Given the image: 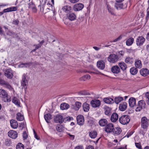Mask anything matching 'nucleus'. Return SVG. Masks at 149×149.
I'll list each match as a JSON object with an SVG mask.
<instances>
[{
  "instance_id": "nucleus-58",
  "label": "nucleus",
  "mask_w": 149,
  "mask_h": 149,
  "mask_svg": "<svg viewBox=\"0 0 149 149\" xmlns=\"http://www.w3.org/2000/svg\"><path fill=\"white\" fill-rule=\"evenodd\" d=\"M10 8L11 11H15L17 10V8L16 7H11Z\"/></svg>"
},
{
  "instance_id": "nucleus-37",
  "label": "nucleus",
  "mask_w": 149,
  "mask_h": 149,
  "mask_svg": "<svg viewBox=\"0 0 149 149\" xmlns=\"http://www.w3.org/2000/svg\"><path fill=\"white\" fill-rule=\"evenodd\" d=\"M125 62L127 64H132L133 63V59L132 57H127L125 59Z\"/></svg>"
},
{
  "instance_id": "nucleus-3",
  "label": "nucleus",
  "mask_w": 149,
  "mask_h": 149,
  "mask_svg": "<svg viewBox=\"0 0 149 149\" xmlns=\"http://www.w3.org/2000/svg\"><path fill=\"white\" fill-rule=\"evenodd\" d=\"M146 103L143 100L138 102L137 107L135 109L136 111H140L142 109L145 108Z\"/></svg>"
},
{
  "instance_id": "nucleus-64",
  "label": "nucleus",
  "mask_w": 149,
  "mask_h": 149,
  "mask_svg": "<svg viewBox=\"0 0 149 149\" xmlns=\"http://www.w3.org/2000/svg\"><path fill=\"white\" fill-rule=\"evenodd\" d=\"M74 149H84V148L82 146H78L75 147Z\"/></svg>"
},
{
  "instance_id": "nucleus-1",
  "label": "nucleus",
  "mask_w": 149,
  "mask_h": 149,
  "mask_svg": "<svg viewBox=\"0 0 149 149\" xmlns=\"http://www.w3.org/2000/svg\"><path fill=\"white\" fill-rule=\"evenodd\" d=\"M119 121L121 124L124 125H126L130 121V117L127 115H123L119 118Z\"/></svg>"
},
{
  "instance_id": "nucleus-11",
  "label": "nucleus",
  "mask_w": 149,
  "mask_h": 149,
  "mask_svg": "<svg viewBox=\"0 0 149 149\" xmlns=\"http://www.w3.org/2000/svg\"><path fill=\"white\" fill-rule=\"evenodd\" d=\"M84 5L81 3H78L75 4L73 7V9L75 11H77L81 10L84 8Z\"/></svg>"
},
{
  "instance_id": "nucleus-40",
  "label": "nucleus",
  "mask_w": 149,
  "mask_h": 149,
  "mask_svg": "<svg viewBox=\"0 0 149 149\" xmlns=\"http://www.w3.org/2000/svg\"><path fill=\"white\" fill-rule=\"evenodd\" d=\"M130 72L131 74L134 75L138 72L137 69L135 67H132L130 69Z\"/></svg>"
},
{
  "instance_id": "nucleus-54",
  "label": "nucleus",
  "mask_w": 149,
  "mask_h": 149,
  "mask_svg": "<svg viewBox=\"0 0 149 149\" xmlns=\"http://www.w3.org/2000/svg\"><path fill=\"white\" fill-rule=\"evenodd\" d=\"M135 145L136 147L139 149H141V147L140 143H135Z\"/></svg>"
},
{
  "instance_id": "nucleus-32",
  "label": "nucleus",
  "mask_w": 149,
  "mask_h": 149,
  "mask_svg": "<svg viewBox=\"0 0 149 149\" xmlns=\"http://www.w3.org/2000/svg\"><path fill=\"white\" fill-rule=\"evenodd\" d=\"M83 110L85 112H88V111L90 109V105L86 102H85L83 104Z\"/></svg>"
},
{
  "instance_id": "nucleus-23",
  "label": "nucleus",
  "mask_w": 149,
  "mask_h": 149,
  "mask_svg": "<svg viewBox=\"0 0 149 149\" xmlns=\"http://www.w3.org/2000/svg\"><path fill=\"white\" fill-rule=\"evenodd\" d=\"M149 70L146 68L142 69L140 71L141 74L143 76L145 77L149 74Z\"/></svg>"
},
{
  "instance_id": "nucleus-13",
  "label": "nucleus",
  "mask_w": 149,
  "mask_h": 149,
  "mask_svg": "<svg viewBox=\"0 0 149 149\" xmlns=\"http://www.w3.org/2000/svg\"><path fill=\"white\" fill-rule=\"evenodd\" d=\"M8 136L13 139H15L17 137V133L13 130L9 131L8 133Z\"/></svg>"
},
{
  "instance_id": "nucleus-16",
  "label": "nucleus",
  "mask_w": 149,
  "mask_h": 149,
  "mask_svg": "<svg viewBox=\"0 0 149 149\" xmlns=\"http://www.w3.org/2000/svg\"><path fill=\"white\" fill-rule=\"evenodd\" d=\"M97 65L99 69L103 70L105 68V63L102 60L99 61L97 62Z\"/></svg>"
},
{
  "instance_id": "nucleus-19",
  "label": "nucleus",
  "mask_w": 149,
  "mask_h": 149,
  "mask_svg": "<svg viewBox=\"0 0 149 149\" xmlns=\"http://www.w3.org/2000/svg\"><path fill=\"white\" fill-rule=\"evenodd\" d=\"M81 106V103L79 102H76L74 104L72 105V109L75 110H78Z\"/></svg>"
},
{
  "instance_id": "nucleus-25",
  "label": "nucleus",
  "mask_w": 149,
  "mask_h": 149,
  "mask_svg": "<svg viewBox=\"0 0 149 149\" xmlns=\"http://www.w3.org/2000/svg\"><path fill=\"white\" fill-rule=\"evenodd\" d=\"M107 123V120L104 118L101 119L99 122V124L102 127L105 126Z\"/></svg>"
},
{
  "instance_id": "nucleus-43",
  "label": "nucleus",
  "mask_w": 149,
  "mask_h": 149,
  "mask_svg": "<svg viewBox=\"0 0 149 149\" xmlns=\"http://www.w3.org/2000/svg\"><path fill=\"white\" fill-rule=\"evenodd\" d=\"M12 102L16 105L18 106H20V102L18 99L15 97H14L13 98Z\"/></svg>"
},
{
  "instance_id": "nucleus-5",
  "label": "nucleus",
  "mask_w": 149,
  "mask_h": 149,
  "mask_svg": "<svg viewBox=\"0 0 149 149\" xmlns=\"http://www.w3.org/2000/svg\"><path fill=\"white\" fill-rule=\"evenodd\" d=\"M148 120H149L145 117L141 118V124L142 127L143 129H146L148 127L149 125Z\"/></svg>"
},
{
  "instance_id": "nucleus-17",
  "label": "nucleus",
  "mask_w": 149,
  "mask_h": 149,
  "mask_svg": "<svg viewBox=\"0 0 149 149\" xmlns=\"http://www.w3.org/2000/svg\"><path fill=\"white\" fill-rule=\"evenodd\" d=\"M136 99L134 97H130L129 99V104L130 106L131 107H133L136 105Z\"/></svg>"
},
{
  "instance_id": "nucleus-59",
  "label": "nucleus",
  "mask_w": 149,
  "mask_h": 149,
  "mask_svg": "<svg viewBox=\"0 0 149 149\" xmlns=\"http://www.w3.org/2000/svg\"><path fill=\"white\" fill-rule=\"evenodd\" d=\"M122 37L121 36H120L118 38L115 39L113 41V42H116L118 41L121 39Z\"/></svg>"
},
{
  "instance_id": "nucleus-12",
  "label": "nucleus",
  "mask_w": 149,
  "mask_h": 149,
  "mask_svg": "<svg viewBox=\"0 0 149 149\" xmlns=\"http://www.w3.org/2000/svg\"><path fill=\"white\" fill-rule=\"evenodd\" d=\"M4 75L8 78L9 79L12 78L13 76L12 70L9 69H6L4 70Z\"/></svg>"
},
{
  "instance_id": "nucleus-34",
  "label": "nucleus",
  "mask_w": 149,
  "mask_h": 149,
  "mask_svg": "<svg viewBox=\"0 0 149 149\" xmlns=\"http://www.w3.org/2000/svg\"><path fill=\"white\" fill-rule=\"evenodd\" d=\"M44 118L47 123H49L50 120L52 119V116L50 113H47L44 116Z\"/></svg>"
},
{
  "instance_id": "nucleus-51",
  "label": "nucleus",
  "mask_w": 149,
  "mask_h": 149,
  "mask_svg": "<svg viewBox=\"0 0 149 149\" xmlns=\"http://www.w3.org/2000/svg\"><path fill=\"white\" fill-rule=\"evenodd\" d=\"M23 136L24 140L26 139L28 137V135L26 131H24L23 134Z\"/></svg>"
},
{
  "instance_id": "nucleus-50",
  "label": "nucleus",
  "mask_w": 149,
  "mask_h": 149,
  "mask_svg": "<svg viewBox=\"0 0 149 149\" xmlns=\"http://www.w3.org/2000/svg\"><path fill=\"white\" fill-rule=\"evenodd\" d=\"M64 119L65 121H70L71 120H72L73 119V118L72 117H66L64 118Z\"/></svg>"
},
{
  "instance_id": "nucleus-31",
  "label": "nucleus",
  "mask_w": 149,
  "mask_h": 149,
  "mask_svg": "<svg viewBox=\"0 0 149 149\" xmlns=\"http://www.w3.org/2000/svg\"><path fill=\"white\" fill-rule=\"evenodd\" d=\"M26 74H24L22 77V82L21 83V85L23 87H25L26 85V83H27V80L26 79Z\"/></svg>"
},
{
  "instance_id": "nucleus-29",
  "label": "nucleus",
  "mask_w": 149,
  "mask_h": 149,
  "mask_svg": "<svg viewBox=\"0 0 149 149\" xmlns=\"http://www.w3.org/2000/svg\"><path fill=\"white\" fill-rule=\"evenodd\" d=\"M104 109L105 111V113L106 115L108 116L111 115V109L110 108L107 106H105L104 107Z\"/></svg>"
},
{
  "instance_id": "nucleus-33",
  "label": "nucleus",
  "mask_w": 149,
  "mask_h": 149,
  "mask_svg": "<svg viewBox=\"0 0 149 149\" xmlns=\"http://www.w3.org/2000/svg\"><path fill=\"white\" fill-rule=\"evenodd\" d=\"M60 108L61 110L67 109L69 107V105L65 103L61 104L60 105Z\"/></svg>"
},
{
  "instance_id": "nucleus-28",
  "label": "nucleus",
  "mask_w": 149,
  "mask_h": 149,
  "mask_svg": "<svg viewBox=\"0 0 149 149\" xmlns=\"http://www.w3.org/2000/svg\"><path fill=\"white\" fill-rule=\"evenodd\" d=\"M118 65L123 71L126 70L127 68L126 64L124 62L119 63H118Z\"/></svg>"
},
{
  "instance_id": "nucleus-61",
  "label": "nucleus",
  "mask_w": 149,
  "mask_h": 149,
  "mask_svg": "<svg viewBox=\"0 0 149 149\" xmlns=\"http://www.w3.org/2000/svg\"><path fill=\"white\" fill-rule=\"evenodd\" d=\"M33 130L35 138L38 140L39 139V138L38 137V136L37 134H36V132L35 131V130Z\"/></svg>"
},
{
  "instance_id": "nucleus-8",
  "label": "nucleus",
  "mask_w": 149,
  "mask_h": 149,
  "mask_svg": "<svg viewBox=\"0 0 149 149\" xmlns=\"http://www.w3.org/2000/svg\"><path fill=\"white\" fill-rule=\"evenodd\" d=\"M91 104L92 106L94 108L98 107L101 104V102L99 100L94 99L91 101Z\"/></svg>"
},
{
  "instance_id": "nucleus-26",
  "label": "nucleus",
  "mask_w": 149,
  "mask_h": 149,
  "mask_svg": "<svg viewBox=\"0 0 149 149\" xmlns=\"http://www.w3.org/2000/svg\"><path fill=\"white\" fill-rule=\"evenodd\" d=\"M118 115L117 113H113L111 116V120L112 122H115L118 120Z\"/></svg>"
},
{
  "instance_id": "nucleus-9",
  "label": "nucleus",
  "mask_w": 149,
  "mask_h": 149,
  "mask_svg": "<svg viewBox=\"0 0 149 149\" xmlns=\"http://www.w3.org/2000/svg\"><path fill=\"white\" fill-rule=\"evenodd\" d=\"M145 41V39L143 36H139L136 40V45L138 46H141L143 45Z\"/></svg>"
},
{
  "instance_id": "nucleus-52",
  "label": "nucleus",
  "mask_w": 149,
  "mask_h": 149,
  "mask_svg": "<svg viewBox=\"0 0 149 149\" xmlns=\"http://www.w3.org/2000/svg\"><path fill=\"white\" fill-rule=\"evenodd\" d=\"M4 99V101L5 102H9L11 101L10 98L8 97V95L7 97H6Z\"/></svg>"
},
{
  "instance_id": "nucleus-38",
  "label": "nucleus",
  "mask_w": 149,
  "mask_h": 149,
  "mask_svg": "<svg viewBox=\"0 0 149 149\" xmlns=\"http://www.w3.org/2000/svg\"><path fill=\"white\" fill-rule=\"evenodd\" d=\"M127 104L126 103L120 104L119 106L120 110L122 111H125L127 107Z\"/></svg>"
},
{
  "instance_id": "nucleus-44",
  "label": "nucleus",
  "mask_w": 149,
  "mask_h": 149,
  "mask_svg": "<svg viewBox=\"0 0 149 149\" xmlns=\"http://www.w3.org/2000/svg\"><path fill=\"white\" fill-rule=\"evenodd\" d=\"M97 135L96 131H92L89 133V136L91 138H95Z\"/></svg>"
},
{
  "instance_id": "nucleus-55",
  "label": "nucleus",
  "mask_w": 149,
  "mask_h": 149,
  "mask_svg": "<svg viewBox=\"0 0 149 149\" xmlns=\"http://www.w3.org/2000/svg\"><path fill=\"white\" fill-rule=\"evenodd\" d=\"M3 13H6L7 12H11L10 8H8L6 9H5L3 10Z\"/></svg>"
},
{
  "instance_id": "nucleus-2",
  "label": "nucleus",
  "mask_w": 149,
  "mask_h": 149,
  "mask_svg": "<svg viewBox=\"0 0 149 149\" xmlns=\"http://www.w3.org/2000/svg\"><path fill=\"white\" fill-rule=\"evenodd\" d=\"M118 56L114 54H110L108 58V61L111 63H112L117 62L118 60Z\"/></svg>"
},
{
  "instance_id": "nucleus-45",
  "label": "nucleus",
  "mask_w": 149,
  "mask_h": 149,
  "mask_svg": "<svg viewBox=\"0 0 149 149\" xmlns=\"http://www.w3.org/2000/svg\"><path fill=\"white\" fill-rule=\"evenodd\" d=\"M107 9L109 12L111 14L113 15V10L111 7L108 4L107 5Z\"/></svg>"
},
{
  "instance_id": "nucleus-10",
  "label": "nucleus",
  "mask_w": 149,
  "mask_h": 149,
  "mask_svg": "<svg viewBox=\"0 0 149 149\" xmlns=\"http://www.w3.org/2000/svg\"><path fill=\"white\" fill-rule=\"evenodd\" d=\"M114 128L113 125L112 123H109L104 127L105 131L107 133L112 132Z\"/></svg>"
},
{
  "instance_id": "nucleus-49",
  "label": "nucleus",
  "mask_w": 149,
  "mask_h": 149,
  "mask_svg": "<svg viewBox=\"0 0 149 149\" xmlns=\"http://www.w3.org/2000/svg\"><path fill=\"white\" fill-rule=\"evenodd\" d=\"M91 77L89 74L86 75L81 78V79H83L84 81H85L86 79H90Z\"/></svg>"
},
{
  "instance_id": "nucleus-24",
  "label": "nucleus",
  "mask_w": 149,
  "mask_h": 149,
  "mask_svg": "<svg viewBox=\"0 0 149 149\" xmlns=\"http://www.w3.org/2000/svg\"><path fill=\"white\" fill-rule=\"evenodd\" d=\"M121 130L120 127H116L113 128L112 132L114 134L118 135L121 133Z\"/></svg>"
},
{
  "instance_id": "nucleus-47",
  "label": "nucleus",
  "mask_w": 149,
  "mask_h": 149,
  "mask_svg": "<svg viewBox=\"0 0 149 149\" xmlns=\"http://www.w3.org/2000/svg\"><path fill=\"white\" fill-rule=\"evenodd\" d=\"M56 130L58 132H60L63 131L62 126L60 125H58L56 127Z\"/></svg>"
},
{
  "instance_id": "nucleus-18",
  "label": "nucleus",
  "mask_w": 149,
  "mask_h": 149,
  "mask_svg": "<svg viewBox=\"0 0 149 149\" xmlns=\"http://www.w3.org/2000/svg\"><path fill=\"white\" fill-rule=\"evenodd\" d=\"M111 71L115 74H118L120 72V68L117 65L114 66L111 68Z\"/></svg>"
},
{
  "instance_id": "nucleus-20",
  "label": "nucleus",
  "mask_w": 149,
  "mask_h": 149,
  "mask_svg": "<svg viewBox=\"0 0 149 149\" xmlns=\"http://www.w3.org/2000/svg\"><path fill=\"white\" fill-rule=\"evenodd\" d=\"M32 64L31 62H29L25 63H22L18 65V67L19 68H28Z\"/></svg>"
},
{
  "instance_id": "nucleus-56",
  "label": "nucleus",
  "mask_w": 149,
  "mask_h": 149,
  "mask_svg": "<svg viewBox=\"0 0 149 149\" xmlns=\"http://www.w3.org/2000/svg\"><path fill=\"white\" fill-rule=\"evenodd\" d=\"M34 46H35V48L36 49H37L41 47V45H40V44L39 43L38 44H35L33 45Z\"/></svg>"
},
{
  "instance_id": "nucleus-36",
  "label": "nucleus",
  "mask_w": 149,
  "mask_h": 149,
  "mask_svg": "<svg viewBox=\"0 0 149 149\" xmlns=\"http://www.w3.org/2000/svg\"><path fill=\"white\" fill-rule=\"evenodd\" d=\"M62 9L65 12L67 13L70 12L72 10V8L70 6L66 5L64 6Z\"/></svg>"
},
{
  "instance_id": "nucleus-4",
  "label": "nucleus",
  "mask_w": 149,
  "mask_h": 149,
  "mask_svg": "<svg viewBox=\"0 0 149 149\" xmlns=\"http://www.w3.org/2000/svg\"><path fill=\"white\" fill-rule=\"evenodd\" d=\"M54 122L56 123H62L65 121L63 116L59 114L54 116Z\"/></svg>"
},
{
  "instance_id": "nucleus-15",
  "label": "nucleus",
  "mask_w": 149,
  "mask_h": 149,
  "mask_svg": "<svg viewBox=\"0 0 149 149\" xmlns=\"http://www.w3.org/2000/svg\"><path fill=\"white\" fill-rule=\"evenodd\" d=\"M116 1V3H115V7L117 8L118 9L122 8L123 7V3L122 2L124 0H115Z\"/></svg>"
},
{
  "instance_id": "nucleus-57",
  "label": "nucleus",
  "mask_w": 149,
  "mask_h": 149,
  "mask_svg": "<svg viewBox=\"0 0 149 149\" xmlns=\"http://www.w3.org/2000/svg\"><path fill=\"white\" fill-rule=\"evenodd\" d=\"M147 14L146 15V20H148L149 17V7L147 8Z\"/></svg>"
},
{
  "instance_id": "nucleus-22",
  "label": "nucleus",
  "mask_w": 149,
  "mask_h": 149,
  "mask_svg": "<svg viewBox=\"0 0 149 149\" xmlns=\"http://www.w3.org/2000/svg\"><path fill=\"white\" fill-rule=\"evenodd\" d=\"M11 127L13 129L16 128L18 126V124L17 121L14 120H11L10 121Z\"/></svg>"
},
{
  "instance_id": "nucleus-27",
  "label": "nucleus",
  "mask_w": 149,
  "mask_h": 149,
  "mask_svg": "<svg viewBox=\"0 0 149 149\" xmlns=\"http://www.w3.org/2000/svg\"><path fill=\"white\" fill-rule=\"evenodd\" d=\"M7 95L8 94L5 90L3 89H0V97L5 98Z\"/></svg>"
},
{
  "instance_id": "nucleus-60",
  "label": "nucleus",
  "mask_w": 149,
  "mask_h": 149,
  "mask_svg": "<svg viewBox=\"0 0 149 149\" xmlns=\"http://www.w3.org/2000/svg\"><path fill=\"white\" fill-rule=\"evenodd\" d=\"M19 22V21L18 19L13 21V24L15 25H18Z\"/></svg>"
},
{
  "instance_id": "nucleus-14",
  "label": "nucleus",
  "mask_w": 149,
  "mask_h": 149,
  "mask_svg": "<svg viewBox=\"0 0 149 149\" xmlns=\"http://www.w3.org/2000/svg\"><path fill=\"white\" fill-rule=\"evenodd\" d=\"M67 18L71 21H73L76 19V16L74 13H70L67 14Z\"/></svg>"
},
{
  "instance_id": "nucleus-41",
  "label": "nucleus",
  "mask_w": 149,
  "mask_h": 149,
  "mask_svg": "<svg viewBox=\"0 0 149 149\" xmlns=\"http://www.w3.org/2000/svg\"><path fill=\"white\" fill-rule=\"evenodd\" d=\"M134 39L133 38H130L128 39L126 41V44L127 46L131 45L133 43Z\"/></svg>"
},
{
  "instance_id": "nucleus-21",
  "label": "nucleus",
  "mask_w": 149,
  "mask_h": 149,
  "mask_svg": "<svg viewBox=\"0 0 149 149\" xmlns=\"http://www.w3.org/2000/svg\"><path fill=\"white\" fill-rule=\"evenodd\" d=\"M103 101L105 103L109 104H113L114 102L113 99L109 97L104 98Z\"/></svg>"
},
{
  "instance_id": "nucleus-46",
  "label": "nucleus",
  "mask_w": 149,
  "mask_h": 149,
  "mask_svg": "<svg viewBox=\"0 0 149 149\" xmlns=\"http://www.w3.org/2000/svg\"><path fill=\"white\" fill-rule=\"evenodd\" d=\"M145 96L146 99V103L148 105H149V92L146 93Z\"/></svg>"
},
{
  "instance_id": "nucleus-63",
  "label": "nucleus",
  "mask_w": 149,
  "mask_h": 149,
  "mask_svg": "<svg viewBox=\"0 0 149 149\" xmlns=\"http://www.w3.org/2000/svg\"><path fill=\"white\" fill-rule=\"evenodd\" d=\"M86 149H94V148L92 146H89L86 147Z\"/></svg>"
},
{
  "instance_id": "nucleus-62",
  "label": "nucleus",
  "mask_w": 149,
  "mask_h": 149,
  "mask_svg": "<svg viewBox=\"0 0 149 149\" xmlns=\"http://www.w3.org/2000/svg\"><path fill=\"white\" fill-rule=\"evenodd\" d=\"M68 134L70 136V138L71 140H73L74 139V136L73 135L70 134Z\"/></svg>"
},
{
  "instance_id": "nucleus-39",
  "label": "nucleus",
  "mask_w": 149,
  "mask_h": 149,
  "mask_svg": "<svg viewBox=\"0 0 149 149\" xmlns=\"http://www.w3.org/2000/svg\"><path fill=\"white\" fill-rule=\"evenodd\" d=\"M17 119L18 121H21L23 120L24 117L23 115L20 113H18L17 114Z\"/></svg>"
},
{
  "instance_id": "nucleus-42",
  "label": "nucleus",
  "mask_w": 149,
  "mask_h": 149,
  "mask_svg": "<svg viewBox=\"0 0 149 149\" xmlns=\"http://www.w3.org/2000/svg\"><path fill=\"white\" fill-rule=\"evenodd\" d=\"M123 99V97H116L114 99V102L116 104H118L122 101Z\"/></svg>"
},
{
  "instance_id": "nucleus-35",
  "label": "nucleus",
  "mask_w": 149,
  "mask_h": 149,
  "mask_svg": "<svg viewBox=\"0 0 149 149\" xmlns=\"http://www.w3.org/2000/svg\"><path fill=\"white\" fill-rule=\"evenodd\" d=\"M135 65L136 68H141L142 67V64L141 60H136L135 62Z\"/></svg>"
},
{
  "instance_id": "nucleus-7",
  "label": "nucleus",
  "mask_w": 149,
  "mask_h": 149,
  "mask_svg": "<svg viewBox=\"0 0 149 149\" xmlns=\"http://www.w3.org/2000/svg\"><path fill=\"white\" fill-rule=\"evenodd\" d=\"M77 123L78 124L80 125H84V116L82 115H79L77 117Z\"/></svg>"
},
{
  "instance_id": "nucleus-6",
  "label": "nucleus",
  "mask_w": 149,
  "mask_h": 149,
  "mask_svg": "<svg viewBox=\"0 0 149 149\" xmlns=\"http://www.w3.org/2000/svg\"><path fill=\"white\" fill-rule=\"evenodd\" d=\"M0 84H1L5 88L12 90L13 88L9 84L8 82L3 80L0 79Z\"/></svg>"
},
{
  "instance_id": "nucleus-30",
  "label": "nucleus",
  "mask_w": 149,
  "mask_h": 149,
  "mask_svg": "<svg viewBox=\"0 0 149 149\" xmlns=\"http://www.w3.org/2000/svg\"><path fill=\"white\" fill-rule=\"evenodd\" d=\"M28 5L29 6V8L32 9L33 12L36 13L37 12V10L34 4L31 3H28Z\"/></svg>"
},
{
  "instance_id": "nucleus-53",
  "label": "nucleus",
  "mask_w": 149,
  "mask_h": 149,
  "mask_svg": "<svg viewBox=\"0 0 149 149\" xmlns=\"http://www.w3.org/2000/svg\"><path fill=\"white\" fill-rule=\"evenodd\" d=\"M79 93L81 95H89L88 93H86L85 91H81Z\"/></svg>"
},
{
  "instance_id": "nucleus-48",
  "label": "nucleus",
  "mask_w": 149,
  "mask_h": 149,
  "mask_svg": "<svg viewBox=\"0 0 149 149\" xmlns=\"http://www.w3.org/2000/svg\"><path fill=\"white\" fill-rule=\"evenodd\" d=\"M17 149H24V145L21 143H19L16 146Z\"/></svg>"
}]
</instances>
